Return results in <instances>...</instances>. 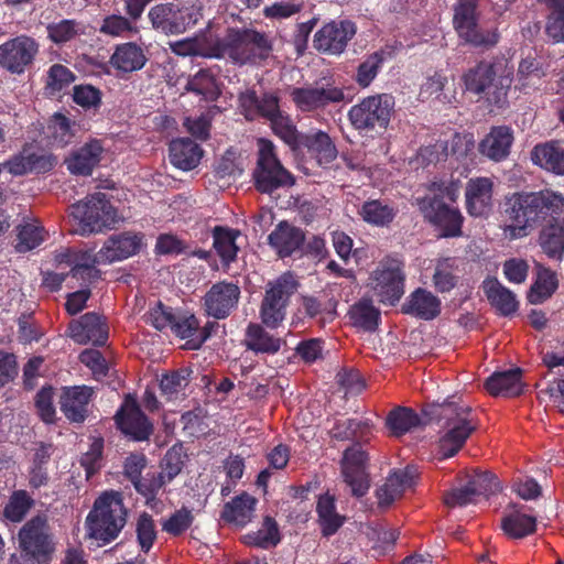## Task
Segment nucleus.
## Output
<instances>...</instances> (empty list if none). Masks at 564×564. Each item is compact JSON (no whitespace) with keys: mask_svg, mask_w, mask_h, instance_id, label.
Instances as JSON below:
<instances>
[{"mask_svg":"<svg viewBox=\"0 0 564 564\" xmlns=\"http://www.w3.org/2000/svg\"><path fill=\"white\" fill-rule=\"evenodd\" d=\"M104 149L100 141L91 140L73 151L66 159L67 170L74 175H91L99 164Z\"/></svg>","mask_w":564,"mask_h":564,"instance_id":"obj_28","label":"nucleus"},{"mask_svg":"<svg viewBox=\"0 0 564 564\" xmlns=\"http://www.w3.org/2000/svg\"><path fill=\"white\" fill-rule=\"evenodd\" d=\"M70 215L78 220L82 235L102 231L117 223V210L101 192L72 205Z\"/></svg>","mask_w":564,"mask_h":564,"instance_id":"obj_8","label":"nucleus"},{"mask_svg":"<svg viewBox=\"0 0 564 564\" xmlns=\"http://www.w3.org/2000/svg\"><path fill=\"white\" fill-rule=\"evenodd\" d=\"M431 191L433 196L417 199L419 209L424 218L441 230L442 237L459 236L463 217L457 208L443 202V198L456 200L459 194L457 183H433Z\"/></svg>","mask_w":564,"mask_h":564,"instance_id":"obj_6","label":"nucleus"},{"mask_svg":"<svg viewBox=\"0 0 564 564\" xmlns=\"http://www.w3.org/2000/svg\"><path fill=\"white\" fill-rule=\"evenodd\" d=\"M553 12L549 18L546 33L554 42H564V0H550Z\"/></svg>","mask_w":564,"mask_h":564,"instance_id":"obj_64","label":"nucleus"},{"mask_svg":"<svg viewBox=\"0 0 564 564\" xmlns=\"http://www.w3.org/2000/svg\"><path fill=\"white\" fill-rule=\"evenodd\" d=\"M490 304L502 315H511L518 308L516 295L497 279H486L482 283Z\"/></svg>","mask_w":564,"mask_h":564,"instance_id":"obj_41","label":"nucleus"},{"mask_svg":"<svg viewBox=\"0 0 564 564\" xmlns=\"http://www.w3.org/2000/svg\"><path fill=\"white\" fill-rule=\"evenodd\" d=\"M402 312L420 319L431 321L441 313V301L432 292L419 288L402 305Z\"/></svg>","mask_w":564,"mask_h":564,"instance_id":"obj_30","label":"nucleus"},{"mask_svg":"<svg viewBox=\"0 0 564 564\" xmlns=\"http://www.w3.org/2000/svg\"><path fill=\"white\" fill-rule=\"evenodd\" d=\"M534 164L557 175H564V149L550 142L534 147L532 154Z\"/></svg>","mask_w":564,"mask_h":564,"instance_id":"obj_44","label":"nucleus"},{"mask_svg":"<svg viewBox=\"0 0 564 564\" xmlns=\"http://www.w3.org/2000/svg\"><path fill=\"white\" fill-rule=\"evenodd\" d=\"M381 313L371 299H361L355 304V328L373 332L379 325Z\"/></svg>","mask_w":564,"mask_h":564,"instance_id":"obj_53","label":"nucleus"},{"mask_svg":"<svg viewBox=\"0 0 564 564\" xmlns=\"http://www.w3.org/2000/svg\"><path fill=\"white\" fill-rule=\"evenodd\" d=\"M240 235V230L234 228L216 226L213 229V247L224 267L228 268L231 262L236 261L239 251L236 241Z\"/></svg>","mask_w":564,"mask_h":564,"instance_id":"obj_40","label":"nucleus"},{"mask_svg":"<svg viewBox=\"0 0 564 564\" xmlns=\"http://www.w3.org/2000/svg\"><path fill=\"white\" fill-rule=\"evenodd\" d=\"M377 415L365 410V415L355 416V498H362L370 487L368 473L369 454L367 443L376 430Z\"/></svg>","mask_w":564,"mask_h":564,"instance_id":"obj_13","label":"nucleus"},{"mask_svg":"<svg viewBox=\"0 0 564 564\" xmlns=\"http://www.w3.org/2000/svg\"><path fill=\"white\" fill-rule=\"evenodd\" d=\"M144 235L142 232L126 231L110 236L99 250L102 263H112L132 257L139 252Z\"/></svg>","mask_w":564,"mask_h":564,"instance_id":"obj_24","label":"nucleus"},{"mask_svg":"<svg viewBox=\"0 0 564 564\" xmlns=\"http://www.w3.org/2000/svg\"><path fill=\"white\" fill-rule=\"evenodd\" d=\"M240 295L237 283L218 281L202 297V308L208 317L225 319L238 307Z\"/></svg>","mask_w":564,"mask_h":564,"instance_id":"obj_16","label":"nucleus"},{"mask_svg":"<svg viewBox=\"0 0 564 564\" xmlns=\"http://www.w3.org/2000/svg\"><path fill=\"white\" fill-rule=\"evenodd\" d=\"M455 261L452 259L438 260L433 274V283L437 291L448 292L456 285L457 279L454 273Z\"/></svg>","mask_w":564,"mask_h":564,"instance_id":"obj_60","label":"nucleus"},{"mask_svg":"<svg viewBox=\"0 0 564 564\" xmlns=\"http://www.w3.org/2000/svg\"><path fill=\"white\" fill-rule=\"evenodd\" d=\"M564 213V196L556 192L517 193L506 200L505 238L527 237L540 221L550 215Z\"/></svg>","mask_w":564,"mask_h":564,"instance_id":"obj_1","label":"nucleus"},{"mask_svg":"<svg viewBox=\"0 0 564 564\" xmlns=\"http://www.w3.org/2000/svg\"><path fill=\"white\" fill-rule=\"evenodd\" d=\"M347 41L348 31L345 28V22L332 21L315 33L313 46L319 53L337 55L345 50Z\"/></svg>","mask_w":564,"mask_h":564,"instance_id":"obj_29","label":"nucleus"},{"mask_svg":"<svg viewBox=\"0 0 564 564\" xmlns=\"http://www.w3.org/2000/svg\"><path fill=\"white\" fill-rule=\"evenodd\" d=\"M192 370L188 368H180L162 375L160 380L161 395L166 401L177 400L184 395V390L189 383Z\"/></svg>","mask_w":564,"mask_h":564,"instance_id":"obj_47","label":"nucleus"},{"mask_svg":"<svg viewBox=\"0 0 564 564\" xmlns=\"http://www.w3.org/2000/svg\"><path fill=\"white\" fill-rule=\"evenodd\" d=\"M193 522L194 516L192 511L186 507H182L162 523V530L173 536H180L192 527Z\"/></svg>","mask_w":564,"mask_h":564,"instance_id":"obj_61","label":"nucleus"},{"mask_svg":"<svg viewBox=\"0 0 564 564\" xmlns=\"http://www.w3.org/2000/svg\"><path fill=\"white\" fill-rule=\"evenodd\" d=\"M290 96L296 108L303 112L314 111L344 99L343 90L329 85L326 87H295Z\"/></svg>","mask_w":564,"mask_h":564,"instance_id":"obj_22","label":"nucleus"},{"mask_svg":"<svg viewBox=\"0 0 564 564\" xmlns=\"http://www.w3.org/2000/svg\"><path fill=\"white\" fill-rule=\"evenodd\" d=\"M18 539L21 551L31 556L34 564H47L51 561L55 544L45 516L37 514L26 521Z\"/></svg>","mask_w":564,"mask_h":564,"instance_id":"obj_12","label":"nucleus"},{"mask_svg":"<svg viewBox=\"0 0 564 564\" xmlns=\"http://www.w3.org/2000/svg\"><path fill=\"white\" fill-rule=\"evenodd\" d=\"M394 107V98L388 94H380L365 98L355 112V129L362 135V130L378 124L386 128Z\"/></svg>","mask_w":564,"mask_h":564,"instance_id":"obj_17","label":"nucleus"},{"mask_svg":"<svg viewBox=\"0 0 564 564\" xmlns=\"http://www.w3.org/2000/svg\"><path fill=\"white\" fill-rule=\"evenodd\" d=\"M128 510L122 494L116 490L102 492L94 502L86 518L88 535L108 544L117 539L127 523Z\"/></svg>","mask_w":564,"mask_h":564,"instance_id":"obj_4","label":"nucleus"},{"mask_svg":"<svg viewBox=\"0 0 564 564\" xmlns=\"http://www.w3.org/2000/svg\"><path fill=\"white\" fill-rule=\"evenodd\" d=\"M75 123L61 112H55L51 119L50 129L53 139L59 147H65L72 142L74 137Z\"/></svg>","mask_w":564,"mask_h":564,"instance_id":"obj_63","label":"nucleus"},{"mask_svg":"<svg viewBox=\"0 0 564 564\" xmlns=\"http://www.w3.org/2000/svg\"><path fill=\"white\" fill-rule=\"evenodd\" d=\"M304 241V231L286 220L280 221L268 236L269 246L281 259L302 250Z\"/></svg>","mask_w":564,"mask_h":564,"instance_id":"obj_26","label":"nucleus"},{"mask_svg":"<svg viewBox=\"0 0 564 564\" xmlns=\"http://www.w3.org/2000/svg\"><path fill=\"white\" fill-rule=\"evenodd\" d=\"M263 527L264 531L259 530L245 536L248 545L269 549L276 546L280 543L281 536L276 521L271 517H265Z\"/></svg>","mask_w":564,"mask_h":564,"instance_id":"obj_54","label":"nucleus"},{"mask_svg":"<svg viewBox=\"0 0 564 564\" xmlns=\"http://www.w3.org/2000/svg\"><path fill=\"white\" fill-rule=\"evenodd\" d=\"M386 57V52H375L358 66L356 80L361 87L366 88L371 84L378 75Z\"/></svg>","mask_w":564,"mask_h":564,"instance_id":"obj_59","label":"nucleus"},{"mask_svg":"<svg viewBox=\"0 0 564 564\" xmlns=\"http://www.w3.org/2000/svg\"><path fill=\"white\" fill-rule=\"evenodd\" d=\"M34 506V499L26 490H14L3 508V517L10 522H21L31 508Z\"/></svg>","mask_w":564,"mask_h":564,"instance_id":"obj_50","label":"nucleus"},{"mask_svg":"<svg viewBox=\"0 0 564 564\" xmlns=\"http://www.w3.org/2000/svg\"><path fill=\"white\" fill-rule=\"evenodd\" d=\"M273 51L272 40L250 28H229L212 46L208 57H228L235 65H260Z\"/></svg>","mask_w":564,"mask_h":564,"instance_id":"obj_2","label":"nucleus"},{"mask_svg":"<svg viewBox=\"0 0 564 564\" xmlns=\"http://www.w3.org/2000/svg\"><path fill=\"white\" fill-rule=\"evenodd\" d=\"M94 395V389L85 384L63 387L58 400L61 412L70 423H84Z\"/></svg>","mask_w":564,"mask_h":564,"instance_id":"obj_20","label":"nucleus"},{"mask_svg":"<svg viewBox=\"0 0 564 564\" xmlns=\"http://www.w3.org/2000/svg\"><path fill=\"white\" fill-rule=\"evenodd\" d=\"M361 216L368 224L383 227L393 220L395 212L380 200H370L362 206Z\"/></svg>","mask_w":564,"mask_h":564,"instance_id":"obj_56","label":"nucleus"},{"mask_svg":"<svg viewBox=\"0 0 564 564\" xmlns=\"http://www.w3.org/2000/svg\"><path fill=\"white\" fill-rule=\"evenodd\" d=\"M316 513L323 536L335 534L344 524L345 518L336 511L335 496L329 492L318 496Z\"/></svg>","mask_w":564,"mask_h":564,"instance_id":"obj_38","label":"nucleus"},{"mask_svg":"<svg viewBox=\"0 0 564 564\" xmlns=\"http://www.w3.org/2000/svg\"><path fill=\"white\" fill-rule=\"evenodd\" d=\"M557 289V278L554 272L538 267L536 280L531 286L528 300L532 304H541L549 299Z\"/></svg>","mask_w":564,"mask_h":564,"instance_id":"obj_49","label":"nucleus"},{"mask_svg":"<svg viewBox=\"0 0 564 564\" xmlns=\"http://www.w3.org/2000/svg\"><path fill=\"white\" fill-rule=\"evenodd\" d=\"M135 533L140 550L145 554L149 553L158 536L155 522L151 514L142 512L139 516L135 524Z\"/></svg>","mask_w":564,"mask_h":564,"instance_id":"obj_58","label":"nucleus"},{"mask_svg":"<svg viewBox=\"0 0 564 564\" xmlns=\"http://www.w3.org/2000/svg\"><path fill=\"white\" fill-rule=\"evenodd\" d=\"M513 66L506 58L481 62L464 75L466 90L501 106L512 83Z\"/></svg>","mask_w":564,"mask_h":564,"instance_id":"obj_5","label":"nucleus"},{"mask_svg":"<svg viewBox=\"0 0 564 564\" xmlns=\"http://www.w3.org/2000/svg\"><path fill=\"white\" fill-rule=\"evenodd\" d=\"M47 37L57 45L70 42L83 33V25L74 19H63L46 25Z\"/></svg>","mask_w":564,"mask_h":564,"instance_id":"obj_52","label":"nucleus"},{"mask_svg":"<svg viewBox=\"0 0 564 564\" xmlns=\"http://www.w3.org/2000/svg\"><path fill=\"white\" fill-rule=\"evenodd\" d=\"M560 215H550V220L540 235L543 251L553 259H561L564 252V224Z\"/></svg>","mask_w":564,"mask_h":564,"instance_id":"obj_39","label":"nucleus"},{"mask_svg":"<svg viewBox=\"0 0 564 564\" xmlns=\"http://www.w3.org/2000/svg\"><path fill=\"white\" fill-rule=\"evenodd\" d=\"M39 42L26 34H20L0 44V67L10 74L21 75L29 69L39 55Z\"/></svg>","mask_w":564,"mask_h":564,"instance_id":"obj_15","label":"nucleus"},{"mask_svg":"<svg viewBox=\"0 0 564 564\" xmlns=\"http://www.w3.org/2000/svg\"><path fill=\"white\" fill-rule=\"evenodd\" d=\"M398 536L399 532L395 530L386 531L373 522H360L355 540L358 541L359 545L370 546L372 550L384 552L394 544Z\"/></svg>","mask_w":564,"mask_h":564,"instance_id":"obj_36","label":"nucleus"},{"mask_svg":"<svg viewBox=\"0 0 564 564\" xmlns=\"http://www.w3.org/2000/svg\"><path fill=\"white\" fill-rule=\"evenodd\" d=\"M203 149L189 138L172 140L169 145L170 162L182 171H192L200 162Z\"/></svg>","mask_w":564,"mask_h":564,"instance_id":"obj_31","label":"nucleus"},{"mask_svg":"<svg viewBox=\"0 0 564 564\" xmlns=\"http://www.w3.org/2000/svg\"><path fill=\"white\" fill-rule=\"evenodd\" d=\"M535 525L536 519L517 507L509 508L501 520V529L511 539H522L533 533Z\"/></svg>","mask_w":564,"mask_h":564,"instance_id":"obj_42","label":"nucleus"},{"mask_svg":"<svg viewBox=\"0 0 564 564\" xmlns=\"http://www.w3.org/2000/svg\"><path fill=\"white\" fill-rule=\"evenodd\" d=\"M494 183L489 177H474L467 182L465 197L469 215L481 217L491 208Z\"/></svg>","mask_w":564,"mask_h":564,"instance_id":"obj_27","label":"nucleus"},{"mask_svg":"<svg viewBox=\"0 0 564 564\" xmlns=\"http://www.w3.org/2000/svg\"><path fill=\"white\" fill-rule=\"evenodd\" d=\"M68 335L77 344L105 346L109 337V327L104 316L88 312L68 325Z\"/></svg>","mask_w":564,"mask_h":564,"instance_id":"obj_19","label":"nucleus"},{"mask_svg":"<svg viewBox=\"0 0 564 564\" xmlns=\"http://www.w3.org/2000/svg\"><path fill=\"white\" fill-rule=\"evenodd\" d=\"M417 477L416 469L412 466L392 470L384 485L376 492L377 507L388 508L402 495L413 487Z\"/></svg>","mask_w":564,"mask_h":564,"instance_id":"obj_25","label":"nucleus"},{"mask_svg":"<svg viewBox=\"0 0 564 564\" xmlns=\"http://www.w3.org/2000/svg\"><path fill=\"white\" fill-rule=\"evenodd\" d=\"M117 427L131 440L148 441L153 434V424L141 410L138 401L128 395L115 415Z\"/></svg>","mask_w":564,"mask_h":564,"instance_id":"obj_18","label":"nucleus"},{"mask_svg":"<svg viewBox=\"0 0 564 564\" xmlns=\"http://www.w3.org/2000/svg\"><path fill=\"white\" fill-rule=\"evenodd\" d=\"M185 88L187 91L202 96L206 101H216L221 94L215 74L208 68L199 69L193 75Z\"/></svg>","mask_w":564,"mask_h":564,"instance_id":"obj_46","label":"nucleus"},{"mask_svg":"<svg viewBox=\"0 0 564 564\" xmlns=\"http://www.w3.org/2000/svg\"><path fill=\"white\" fill-rule=\"evenodd\" d=\"M487 391L494 397H517L523 392L522 370L514 368L494 372L485 382Z\"/></svg>","mask_w":564,"mask_h":564,"instance_id":"obj_32","label":"nucleus"},{"mask_svg":"<svg viewBox=\"0 0 564 564\" xmlns=\"http://www.w3.org/2000/svg\"><path fill=\"white\" fill-rule=\"evenodd\" d=\"M421 419L409 408L392 410L387 417V425L392 435L401 436L421 425Z\"/></svg>","mask_w":564,"mask_h":564,"instance_id":"obj_51","label":"nucleus"},{"mask_svg":"<svg viewBox=\"0 0 564 564\" xmlns=\"http://www.w3.org/2000/svg\"><path fill=\"white\" fill-rule=\"evenodd\" d=\"M75 78V74L68 67L53 64L47 72L46 89L54 95L68 87Z\"/></svg>","mask_w":564,"mask_h":564,"instance_id":"obj_62","label":"nucleus"},{"mask_svg":"<svg viewBox=\"0 0 564 564\" xmlns=\"http://www.w3.org/2000/svg\"><path fill=\"white\" fill-rule=\"evenodd\" d=\"M54 447L50 443H40L35 448L29 469V486L39 489L46 486L50 480L47 464L52 457Z\"/></svg>","mask_w":564,"mask_h":564,"instance_id":"obj_43","label":"nucleus"},{"mask_svg":"<svg viewBox=\"0 0 564 564\" xmlns=\"http://www.w3.org/2000/svg\"><path fill=\"white\" fill-rule=\"evenodd\" d=\"M257 502L253 496L243 491L225 503L220 518L227 523L245 527L251 522Z\"/></svg>","mask_w":564,"mask_h":564,"instance_id":"obj_33","label":"nucleus"},{"mask_svg":"<svg viewBox=\"0 0 564 564\" xmlns=\"http://www.w3.org/2000/svg\"><path fill=\"white\" fill-rule=\"evenodd\" d=\"M166 484L159 473H147L134 481L133 487L145 499V503L152 506L156 501L160 490Z\"/></svg>","mask_w":564,"mask_h":564,"instance_id":"obj_57","label":"nucleus"},{"mask_svg":"<svg viewBox=\"0 0 564 564\" xmlns=\"http://www.w3.org/2000/svg\"><path fill=\"white\" fill-rule=\"evenodd\" d=\"M434 414L442 424L440 453L445 458L452 457L477 430L478 423L473 409L460 398L453 395L438 404Z\"/></svg>","mask_w":564,"mask_h":564,"instance_id":"obj_3","label":"nucleus"},{"mask_svg":"<svg viewBox=\"0 0 564 564\" xmlns=\"http://www.w3.org/2000/svg\"><path fill=\"white\" fill-rule=\"evenodd\" d=\"M238 108L248 121L259 118L268 120L280 108V99L274 93L265 91L261 96L254 89H246L238 95Z\"/></svg>","mask_w":564,"mask_h":564,"instance_id":"obj_21","label":"nucleus"},{"mask_svg":"<svg viewBox=\"0 0 564 564\" xmlns=\"http://www.w3.org/2000/svg\"><path fill=\"white\" fill-rule=\"evenodd\" d=\"M299 282L290 272L269 282L260 305V318L269 328H278L286 316L291 296L297 291Z\"/></svg>","mask_w":564,"mask_h":564,"instance_id":"obj_9","label":"nucleus"},{"mask_svg":"<svg viewBox=\"0 0 564 564\" xmlns=\"http://www.w3.org/2000/svg\"><path fill=\"white\" fill-rule=\"evenodd\" d=\"M513 141L512 131L505 126L494 127L480 142V152L494 161H501L508 156Z\"/></svg>","mask_w":564,"mask_h":564,"instance_id":"obj_35","label":"nucleus"},{"mask_svg":"<svg viewBox=\"0 0 564 564\" xmlns=\"http://www.w3.org/2000/svg\"><path fill=\"white\" fill-rule=\"evenodd\" d=\"M478 0H457L454 6L453 23L458 36L474 46L490 47L498 43L496 28L482 29L478 24Z\"/></svg>","mask_w":564,"mask_h":564,"instance_id":"obj_10","label":"nucleus"},{"mask_svg":"<svg viewBox=\"0 0 564 564\" xmlns=\"http://www.w3.org/2000/svg\"><path fill=\"white\" fill-rule=\"evenodd\" d=\"M148 58L134 42L118 44L110 56V65L120 73H133L145 65Z\"/></svg>","mask_w":564,"mask_h":564,"instance_id":"obj_34","label":"nucleus"},{"mask_svg":"<svg viewBox=\"0 0 564 564\" xmlns=\"http://www.w3.org/2000/svg\"><path fill=\"white\" fill-rule=\"evenodd\" d=\"M200 12L181 2H165L153 6L148 18L152 28L165 35H178L197 24Z\"/></svg>","mask_w":564,"mask_h":564,"instance_id":"obj_11","label":"nucleus"},{"mask_svg":"<svg viewBox=\"0 0 564 564\" xmlns=\"http://www.w3.org/2000/svg\"><path fill=\"white\" fill-rule=\"evenodd\" d=\"M186 457L181 444H175L166 451L161 460L162 470L159 474L167 484L182 473Z\"/></svg>","mask_w":564,"mask_h":564,"instance_id":"obj_55","label":"nucleus"},{"mask_svg":"<svg viewBox=\"0 0 564 564\" xmlns=\"http://www.w3.org/2000/svg\"><path fill=\"white\" fill-rule=\"evenodd\" d=\"M294 153L314 160L322 167H327L337 158V149L330 137L321 130L303 133L299 150Z\"/></svg>","mask_w":564,"mask_h":564,"instance_id":"obj_23","label":"nucleus"},{"mask_svg":"<svg viewBox=\"0 0 564 564\" xmlns=\"http://www.w3.org/2000/svg\"><path fill=\"white\" fill-rule=\"evenodd\" d=\"M268 121L270 122L273 133L288 144L292 152L299 150V141L303 133L297 131L288 115L279 108L278 111L268 119Z\"/></svg>","mask_w":564,"mask_h":564,"instance_id":"obj_48","label":"nucleus"},{"mask_svg":"<svg viewBox=\"0 0 564 564\" xmlns=\"http://www.w3.org/2000/svg\"><path fill=\"white\" fill-rule=\"evenodd\" d=\"M245 346L256 354H276L283 340L269 334L260 324L250 323L246 329Z\"/></svg>","mask_w":564,"mask_h":564,"instance_id":"obj_37","label":"nucleus"},{"mask_svg":"<svg viewBox=\"0 0 564 564\" xmlns=\"http://www.w3.org/2000/svg\"><path fill=\"white\" fill-rule=\"evenodd\" d=\"M257 145V164L252 172L254 188L262 194H272L279 188L293 186L295 177L281 163L274 143L260 138Z\"/></svg>","mask_w":564,"mask_h":564,"instance_id":"obj_7","label":"nucleus"},{"mask_svg":"<svg viewBox=\"0 0 564 564\" xmlns=\"http://www.w3.org/2000/svg\"><path fill=\"white\" fill-rule=\"evenodd\" d=\"M17 230V245L15 250L20 253H24L37 248L42 242L45 241L47 232L43 226L36 220L19 224Z\"/></svg>","mask_w":564,"mask_h":564,"instance_id":"obj_45","label":"nucleus"},{"mask_svg":"<svg viewBox=\"0 0 564 564\" xmlns=\"http://www.w3.org/2000/svg\"><path fill=\"white\" fill-rule=\"evenodd\" d=\"M404 264L400 259L386 258L370 276L369 285L383 304L394 305L404 294Z\"/></svg>","mask_w":564,"mask_h":564,"instance_id":"obj_14","label":"nucleus"}]
</instances>
